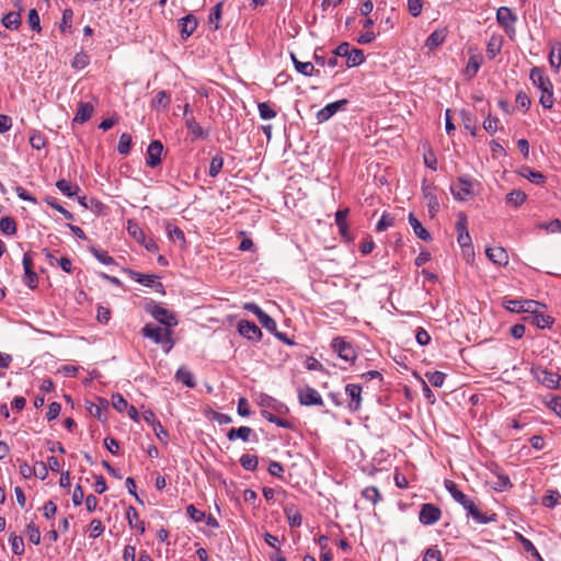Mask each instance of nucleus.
Returning <instances> with one entry per match:
<instances>
[{"instance_id": "53", "label": "nucleus", "mask_w": 561, "mask_h": 561, "mask_svg": "<svg viewBox=\"0 0 561 561\" xmlns=\"http://www.w3.org/2000/svg\"><path fill=\"white\" fill-rule=\"evenodd\" d=\"M222 165H224V159L222 157L220 156H215L211 161H210V165H209V175L211 178H215L218 175V173L220 172V170L222 169Z\"/></svg>"}, {"instance_id": "45", "label": "nucleus", "mask_w": 561, "mask_h": 561, "mask_svg": "<svg viewBox=\"0 0 561 561\" xmlns=\"http://www.w3.org/2000/svg\"><path fill=\"white\" fill-rule=\"evenodd\" d=\"M240 463L245 470L254 471L257 468L259 459L254 455H242Z\"/></svg>"}, {"instance_id": "32", "label": "nucleus", "mask_w": 561, "mask_h": 561, "mask_svg": "<svg viewBox=\"0 0 561 561\" xmlns=\"http://www.w3.org/2000/svg\"><path fill=\"white\" fill-rule=\"evenodd\" d=\"M526 198H527L526 193L520 190H513L505 197L506 203L513 205L514 207H518L522 204H524Z\"/></svg>"}, {"instance_id": "64", "label": "nucleus", "mask_w": 561, "mask_h": 561, "mask_svg": "<svg viewBox=\"0 0 561 561\" xmlns=\"http://www.w3.org/2000/svg\"><path fill=\"white\" fill-rule=\"evenodd\" d=\"M547 405L554 412L558 417L561 419V397L552 396L547 402Z\"/></svg>"}, {"instance_id": "22", "label": "nucleus", "mask_w": 561, "mask_h": 561, "mask_svg": "<svg viewBox=\"0 0 561 561\" xmlns=\"http://www.w3.org/2000/svg\"><path fill=\"white\" fill-rule=\"evenodd\" d=\"M181 25V36L182 38H187L191 36L197 26V20L193 14H187L186 16L180 20Z\"/></svg>"}, {"instance_id": "19", "label": "nucleus", "mask_w": 561, "mask_h": 561, "mask_svg": "<svg viewBox=\"0 0 561 561\" xmlns=\"http://www.w3.org/2000/svg\"><path fill=\"white\" fill-rule=\"evenodd\" d=\"M485 254L495 264L506 265L508 263V254L502 247L486 248Z\"/></svg>"}, {"instance_id": "37", "label": "nucleus", "mask_w": 561, "mask_h": 561, "mask_svg": "<svg viewBox=\"0 0 561 561\" xmlns=\"http://www.w3.org/2000/svg\"><path fill=\"white\" fill-rule=\"evenodd\" d=\"M0 230L5 236H13L16 232V224L12 217H3L0 220Z\"/></svg>"}, {"instance_id": "49", "label": "nucleus", "mask_w": 561, "mask_h": 561, "mask_svg": "<svg viewBox=\"0 0 561 561\" xmlns=\"http://www.w3.org/2000/svg\"><path fill=\"white\" fill-rule=\"evenodd\" d=\"M167 232L171 240L185 243L184 232L179 227H172L170 224L167 225Z\"/></svg>"}, {"instance_id": "20", "label": "nucleus", "mask_w": 561, "mask_h": 561, "mask_svg": "<svg viewBox=\"0 0 561 561\" xmlns=\"http://www.w3.org/2000/svg\"><path fill=\"white\" fill-rule=\"evenodd\" d=\"M110 409V403L105 399H98V403H90L88 407V411L91 416L101 420L102 417L106 419L108 415L106 412Z\"/></svg>"}, {"instance_id": "57", "label": "nucleus", "mask_w": 561, "mask_h": 561, "mask_svg": "<svg viewBox=\"0 0 561 561\" xmlns=\"http://www.w3.org/2000/svg\"><path fill=\"white\" fill-rule=\"evenodd\" d=\"M259 321L260 323L270 332L274 333L276 332L277 330V325H276V322L275 320L268 316L267 313H263L260 318H259Z\"/></svg>"}, {"instance_id": "21", "label": "nucleus", "mask_w": 561, "mask_h": 561, "mask_svg": "<svg viewBox=\"0 0 561 561\" xmlns=\"http://www.w3.org/2000/svg\"><path fill=\"white\" fill-rule=\"evenodd\" d=\"M126 518L131 529L138 530L139 534H144L146 530L145 523L140 520L138 512L135 507L128 506L126 510Z\"/></svg>"}, {"instance_id": "27", "label": "nucleus", "mask_w": 561, "mask_h": 561, "mask_svg": "<svg viewBox=\"0 0 561 561\" xmlns=\"http://www.w3.org/2000/svg\"><path fill=\"white\" fill-rule=\"evenodd\" d=\"M531 323L537 325L538 328L545 329L549 328L553 323V318L543 314L540 312V309H537V312H531Z\"/></svg>"}, {"instance_id": "24", "label": "nucleus", "mask_w": 561, "mask_h": 561, "mask_svg": "<svg viewBox=\"0 0 561 561\" xmlns=\"http://www.w3.org/2000/svg\"><path fill=\"white\" fill-rule=\"evenodd\" d=\"M93 111L94 107L91 103L81 102L78 105V111L76 113L73 121L83 124L91 118Z\"/></svg>"}, {"instance_id": "17", "label": "nucleus", "mask_w": 561, "mask_h": 561, "mask_svg": "<svg viewBox=\"0 0 561 561\" xmlns=\"http://www.w3.org/2000/svg\"><path fill=\"white\" fill-rule=\"evenodd\" d=\"M529 78L534 85H536L540 91L552 87L550 79L545 75L543 70L539 67H534L530 70Z\"/></svg>"}, {"instance_id": "12", "label": "nucleus", "mask_w": 561, "mask_h": 561, "mask_svg": "<svg viewBox=\"0 0 561 561\" xmlns=\"http://www.w3.org/2000/svg\"><path fill=\"white\" fill-rule=\"evenodd\" d=\"M299 401L304 405H323V400L320 396V393L311 388V387H304L300 388L298 391Z\"/></svg>"}, {"instance_id": "50", "label": "nucleus", "mask_w": 561, "mask_h": 561, "mask_svg": "<svg viewBox=\"0 0 561 561\" xmlns=\"http://www.w3.org/2000/svg\"><path fill=\"white\" fill-rule=\"evenodd\" d=\"M10 542L13 553L21 556L24 553V541L23 538L16 535L10 536Z\"/></svg>"}, {"instance_id": "16", "label": "nucleus", "mask_w": 561, "mask_h": 561, "mask_svg": "<svg viewBox=\"0 0 561 561\" xmlns=\"http://www.w3.org/2000/svg\"><path fill=\"white\" fill-rule=\"evenodd\" d=\"M347 104V100H339L328 104L317 113V119L319 123H324L330 119L339 110L343 108Z\"/></svg>"}, {"instance_id": "4", "label": "nucleus", "mask_w": 561, "mask_h": 561, "mask_svg": "<svg viewBox=\"0 0 561 561\" xmlns=\"http://www.w3.org/2000/svg\"><path fill=\"white\" fill-rule=\"evenodd\" d=\"M496 21L503 27L506 35L513 39L516 35L515 23L517 15L508 7H501L496 11Z\"/></svg>"}, {"instance_id": "48", "label": "nucleus", "mask_w": 561, "mask_h": 561, "mask_svg": "<svg viewBox=\"0 0 561 561\" xmlns=\"http://www.w3.org/2000/svg\"><path fill=\"white\" fill-rule=\"evenodd\" d=\"M428 382L434 387H442L445 381V374L442 371H431L425 374Z\"/></svg>"}, {"instance_id": "47", "label": "nucleus", "mask_w": 561, "mask_h": 561, "mask_svg": "<svg viewBox=\"0 0 561 561\" xmlns=\"http://www.w3.org/2000/svg\"><path fill=\"white\" fill-rule=\"evenodd\" d=\"M257 107L262 119H272L276 116V112L267 102L259 103Z\"/></svg>"}, {"instance_id": "23", "label": "nucleus", "mask_w": 561, "mask_h": 561, "mask_svg": "<svg viewBox=\"0 0 561 561\" xmlns=\"http://www.w3.org/2000/svg\"><path fill=\"white\" fill-rule=\"evenodd\" d=\"M185 126L190 130V133L194 136V139H206L208 137V131L205 130L193 116L186 117Z\"/></svg>"}, {"instance_id": "13", "label": "nucleus", "mask_w": 561, "mask_h": 561, "mask_svg": "<svg viewBox=\"0 0 561 561\" xmlns=\"http://www.w3.org/2000/svg\"><path fill=\"white\" fill-rule=\"evenodd\" d=\"M128 274L129 276L136 280L137 283H140L142 284L144 286H147V287H154L157 291L159 293H164V288H163V285L162 283L160 282H157V276L153 275V274H141V273H138V272H135V271H128Z\"/></svg>"}, {"instance_id": "25", "label": "nucleus", "mask_w": 561, "mask_h": 561, "mask_svg": "<svg viewBox=\"0 0 561 561\" xmlns=\"http://www.w3.org/2000/svg\"><path fill=\"white\" fill-rule=\"evenodd\" d=\"M409 222L417 238L424 241L432 240L431 233L423 227L421 221L412 213L409 215Z\"/></svg>"}, {"instance_id": "31", "label": "nucleus", "mask_w": 561, "mask_h": 561, "mask_svg": "<svg viewBox=\"0 0 561 561\" xmlns=\"http://www.w3.org/2000/svg\"><path fill=\"white\" fill-rule=\"evenodd\" d=\"M2 24L5 28L18 30L21 25V15L18 12H9L3 15Z\"/></svg>"}, {"instance_id": "63", "label": "nucleus", "mask_w": 561, "mask_h": 561, "mask_svg": "<svg viewBox=\"0 0 561 561\" xmlns=\"http://www.w3.org/2000/svg\"><path fill=\"white\" fill-rule=\"evenodd\" d=\"M30 144L32 146V148L36 149V150H41L42 148L45 147L46 145V139L45 137L39 134V133H34L31 137H30Z\"/></svg>"}, {"instance_id": "5", "label": "nucleus", "mask_w": 561, "mask_h": 561, "mask_svg": "<svg viewBox=\"0 0 561 561\" xmlns=\"http://www.w3.org/2000/svg\"><path fill=\"white\" fill-rule=\"evenodd\" d=\"M331 346L333 351L345 362L352 364L356 359V352L354 346L346 342L343 337H335L332 340Z\"/></svg>"}, {"instance_id": "28", "label": "nucleus", "mask_w": 561, "mask_h": 561, "mask_svg": "<svg viewBox=\"0 0 561 561\" xmlns=\"http://www.w3.org/2000/svg\"><path fill=\"white\" fill-rule=\"evenodd\" d=\"M549 64L554 71H559L561 66V43L551 46L549 54Z\"/></svg>"}, {"instance_id": "59", "label": "nucleus", "mask_w": 561, "mask_h": 561, "mask_svg": "<svg viewBox=\"0 0 561 561\" xmlns=\"http://www.w3.org/2000/svg\"><path fill=\"white\" fill-rule=\"evenodd\" d=\"M28 539L34 545L41 543V531L37 526H35L33 523L28 524L26 527Z\"/></svg>"}, {"instance_id": "8", "label": "nucleus", "mask_w": 561, "mask_h": 561, "mask_svg": "<svg viewBox=\"0 0 561 561\" xmlns=\"http://www.w3.org/2000/svg\"><path fill=\"white\" fill-rule=\"evenodd\" d=\"M22 264L24 267V276H23L24 284L28 288L35 289L38 285V276L33 270V256L30 252H26L23 255Z\"/></svg>"}, {"instance_id": "40", "label": "nucleus", "mask_w": 561, "mask_h": 561, "mask_svg": "<svg viewBox=\"0 0 561 561\" xmlns=\"http://www.w3.org/2000/svg\"><path fill=\"white\" fill-rule=\"evenodd\" d=\"M175 377L178 381H181L186 387L193 388L195 386L193 375L185 368H179L175 374Z\"/></svg>"}, {"instance_id": "58", "label": "nucleus", "mask_w": 561, "mask_h": 561, "mask_svg": "<svg viewBox=\"0 0 561 561\" xmlns=\"http://www.w3.org/2000/svg\"><path fill=\"white\" fill-rule=\"evenodd\" d=\"M422 561H443L442 553L437 547H430L425 550Z\"/></svg>"}, {"instance_id": "54", "label": "nucleus", "mask_w": 561, "mask_h": 561, "mask_svg": "<svg viewBox=\"0 0 561 561\" xmlns=\"http://www.w3.org/2000/svg\"><path fill=\"white\" fill-rule=\"evenodd\" d=\"M45 201L50 207L62 214L66 219H73V215L66 208H64L60 204H58L55 197H46Z\"/></svg>"}, {"instance_id": "61", "label": "nucleus", "mask_w": 561, "mask_h": 561, "mask_svg": "<svg viewBox=\"0 0 561 561\" xmlns=\"http://www.w3.org/2000/svg\"><path fill=\"white\" fill-rule=\"evenodd\" d=\"M89 527H90V537L91 538H98L104 531V527L100 519H92Z\"/></svg>"}, {"instance_id": "15", "label": "nucleus", "mask_w": 561, "mask_h": 561, "mask_svg": "<svg viewBox=\"0 0 561 561\" xmlns=\"http://www.w3.org/2000/svg\"><path fill=\"white\" fill-rule=\"evenodd\" d=\"M238 331L242 336L252 341H260L262 337L261 329L254 322L248 320H241L238 323Z\"/></svg>"}, {"instance_id": "60", "label": "nucleus", "mask_w": 561, "mask_h": 561, "mask_svg": "<svg viewBox=\"0 0 561 561\" xmlns=\"http://www.w3.org/2000/svg\"><path fill=\"white\" fill-rule=\"evenodd\" d=\"M540 229H545L551 233L561 232V221L559 219H553L550 222H542L539 225Z\"/></svg>"}, {"instance_id": "52", "label": "nucleus", "mask_w": 561, "mask_h": 561, "mask_svg": "<svg viewBox=\"0 0 561 561\" xmlns=\"http://www.w3.org/2000/svg\"><path fill=\"white\" fill-rule=\"evenodd\" d=\"M170 103V96L165 91H159L152 101L154 107L167 108Z\"/></svg>"}, {"instance_id": "36", "label": "nucleus", "mask_w": 561, "mask_h": 561, "mask_svg": "<svg viewBox=\"0 0 561 561\" xmlns=\"http://www.w3.org/2000/svg\"><path fill=\"white\" fill-rule=\"evenodd\" d=\"M56 186L62 194H65L68 197L75 196L79 191L78 185L71 184L70 182H68L64 179L57 181Z\"/></svg>"}, {"instance_id": "46", "label": "nucleus", "mask_w": 561, "mask_h": 561, "mask_svg": "<svg viewBox=\"0 0 561 561\" xmlns=\"http://www.w3.org/2000/svg\"><path fill=\"white\" fill-rule=\"evenodd\" d=\"M130 146H131L130 135H128L126 133L122 134L119 137V140H118L117 151L121 154H128L130 151Z\"/></svg>"}, {"instance_id": "30", "label": "nucleus", "mask_w": 561, "mask_h": 561, "mask_svg": "<svg viewBox=\"0 0 561 561\" xmlns=\"http://www.w3.org/2000/svg\"><path fill=\"white\" fill-rule=\"evenodd\" d=\"M460 117L463 124V127L470 131L472 136H476L477 129V119L472 113L469 111L462 110L460 111Z\"/></svg>"}, {"instance_id": "14", "label": "nucleus", "mask_w": 561, "mask_h": 561, "mask_svg": "<svg viewBox=\"0 0 561 561\" xmlns=\"http://www.w3.org/2000/svg\"><path fill=\"white\" fill-rule=\"evenodd\" d=\"M163 152V145L160 140H153L147 148V165L156 168L161 163V154Z\"/></svg>"}, {"instance_id": "6", "label": "nucleus", "mask_w": 561, "mask_h": 561, "mask_svg": "<svg viewBox=\"0 0 561 561\" xmlns=\"http://www.w3.org/2000/svg\"><path fill=\"white\" fill-rule=\"evenodd\" d=\"M474 182L467 176H460L457 183L451 185V193L458 201H466L473 195Z\"/></svg>"}, {"instance_id": "44", "label": "nucleus", "mask_w": 561, "mask_h": 561, "mask_svg": "<svg viewBox=\"0 0 561 561\" xmlns=\"http://www.w3.org/2000/svg\"><path fill=\"white\" fill-rule=\"evenodd\" d=\"M89 56L84 51L77 53L71 61V67L75 69H83L89 65Z\"/></svg>"}, {"instance_id": "11", "label": "nucleus", "mask_w": 561, "mask_h": 561, "mask_svg": "<svg viewBox=\"0 0 561 561\" xmlns=\"http://www.w3.org/2000/svg\"><path fill=\"white\" fill-rule=\"evenodd\" d=\"M111 405L113 409L118 411L119 413H124L126 411L127 416L131 420L137 421L138 411L134 405H129L128 402L124 399V397L119 393H115L111 398Z\"/></svg>"}, {"instance_id": "62", "label": "nucleus", "mask_w": 561, "mask_h": 561, "mask_svg": "<svg viewBox=\"0 0 561 561\" xmlns=\"http://www.w3.org/2000/svg\"><path fill=\"white\" fill-rule=\"evenodd\" d=\"M91 252L93 253L94 257L100 261L103 264L111 265L114 264V259L107 254L105 251H101L98 249H92Z\"/></svg>"}, {"instance_id": "1", "label": "nucleus", "mask_w": 561, "mask_h": 561, "mask_svg": "<svg viewBox=\"0 0 561 561\" xmlns=\"http://www.w3.org/2000/svg\"><path fill=\"white\" fill-rule=\"evenodd\" d=\"M445 488L451 497L467 511V515L471 516L477 524H488L495 520L494 514L486 516L485 514L481 513L474 502L470 500L463 492H461L455 482L446 480Z\"/></svg>"}, {"instance_id": "2", "label": "nucleus", "mask_w": 561, "mask_h": 561, "mask_svg": "<svg viewBox=\"0 0 561 561\" xmlns=\"http://www.w3.org/2000/svg\"><path fill=\"white\" fill-rule=\"evenodd\" d=\"M141 334L145 337L152 340L156 344L168 345V347L165 348L167 353H169L174 345V341L172 339V330L168 329L167 327L164 329H161L151 323H147L141 329Z\"/></svg>"}, {"instance_id": "33", "label": "nucleus", "mask_w": 561, "mask_h": 561, "mask_svg": "<svg viewBox=\"0 0 561 561\" xmlns=\"http://www.w3.org/2000/svg\"><path fill=\"white\" fill-rule=\"evenodd\" d=\"M520 175L534 184H542L545 182V175L541 172L534 171L528 167H524L520 170Z\"/></svg>"}, {"instance_id": "41", "label": "nucleus", "mask_w": 561, "mask_h": 561, "mask_svg": "<svg viewBox=\"0 0 561 561\" xmlns=\"http://www.w3.org/2000/svg\"><path fill=\"white\" fill-rule=\"evenodd\" d=\"M291 58H293V62L295 65V68L298 72L302 73L304 76H311L313 70H314V67L311 62L307 61V62H302V61H299L294 55H291Z\"/></svg>"}, {"instance_id": "35", "label": "nucleus", "mask_w": 561, "mask_h": 561, "mask_svg": "<svg viewBox=\"0 0 561 561\" xmlns=\"http://www.w3.org/2000/svg\"><path fill=\"white\" fill-rule=\"evenodd\" d=\"M365 61V55L362 49L353 48L350 50L346 65L347 67L359 66Z\"/></svg>"}, {"instance_id": "26", "label": "nucleus", "mask_w": 561, "mask_h": 561, "mask_svg": "<svg viewBox=\"0 0 561 561\" xmlns=\"http://www.w3.org/2000/svg\"><path fill=\"white\" fill-rule=\"evenodd\" d=\"M446 38V32L445 30H436L434 31L426 39L425 46L428 49H434L442 45Z\"/></svg>"}, {"instance_id": "38", "label": "nucleus", "mask_w": 561, "mask_h": 561, "mask_svg": "<svg viewBox=\"0 0 561 561\" xmlns=\"http://www.w3.org/2000/svg\"><path fill=\"white\" fill-rule=\"evenodd\" d=\"M362 496L370 502L373 505H376L381 500V494L376 486H367L362 491Z\"/></svg>"}, {"instance_id": "55", "label": "nucleus", "mask_w": 561, "mask_h": 561, "mask_svg": "<svg viewBox=\"0 0 561 561\" xmlns=\"http://www.w3.org/2000/svg\"><path fill=\"white\" fill-rule=\"evenodd\" d=\"M394 225V218L392 216H390L389 214H383L381 216V218L379 219V221L377 222L376 225V230L377 231H385L386 229H388L389 227L393 226Z\"/></svg>"}, {"instance_id": "43", "label": "nucleus", "mask_w": 561, "mask_h": 561, "mask_svg": "<svg viewBox=\"0 0 561 561\" xmlns=\"http://www.w3.org/2000/svg\"><path fill=\"white\" fill-rule=\"evenodd\" d=\"M539 102L547 110H550L553 106L554 99H553L552 87H550L549 89H543L541 91Z\"/></svg>"}, {"instance_id": "42", "label": "nucleus", "mask_w": 561, "mask_h": 561, "mask_svg": "<svg viewBox=\"0 0 561 561\" xmlns=\"http://www.w3.org/2000/svg\"><path fill=\"white\" fill-rule=\"evenodd\" d=\"M285 514L290 527H299L301 525L302 516L298 511L286 507Z\"/></svg>"}, {"instance_id": "10", "label": "nucleus", "mask_w": 561, "mask_h": 561, "mask_svg": "<svg viewBox=\"0 0 561 561\" xmlns=\"http://www.w3.org/2000/svg\"><path fill=\"white\" fill-rule=\"evenodd\" d=\"M506 309L513 312H537V309H541L545 307L540 302L536 300L525 299V300H508L505 305Z\"/></svg>"}, {"instance_id": "9", "label": "nucleus", "mask_w": 561, "mask_h": 561, "mask_svg": "<svg viewBox=\"0 0 561 561\" xmlns=\"http://www.w3.org/2000/svg\"><path fill=\"white\" fill-rule=\"evenodd\" d=\"M442 517V511L438 506L426 503L421 506L419 513V520L423 525H433L437 523Z\"/></svg>"}, {"instance_id": "34", "label": "nucleus", "mask_w": 561, "mask_h": 561, "mask_svg": "<svg viewBox=\"0 0 561 561\" xmlns=\"http://www.w3.org/2000/svg\"><path fill=\"white\" fill-rule=\"evenodd\" d=\"M252 434V430L248 426H241L239 428H231L228 432V438L230 440H233L236 438H240L244 442H248L250 439V436Z\"/></svg>"}, {"instance_id": "18", "label": "nucleus", "mask_w": 561, "mask_h": 561, "mask_svg": "<svg viewBox=\"0 0 561 561\" xmlns=\"http://www.w3.org/2000/svg\"><path fill=\"white\" fill-rule=\"evenodd\" d=\"M345 391L350 397L348 408L351 410H358L362 402V387L355 383H350L345 387Z\"/></svg>"}, {"instance_id": "7", "label": "nucleus", "mask_w": 561, "mask_h": 561, "mask_svg": "<svg viewBox=\"0 0 561 561\" xmlns=\"http://www.w3.org/2000/svg\"><path fill=\"white\" fill-rule=\"evenodd\" d=\"M533 375L542 386L548 389H558V382L560 380L561 375L549 371L543 368H533Z\"/></svg>"}, {"instance_id": "56", "label": "nucleus", "mask_w": 561, "mask_h": 561, "mask_svg": "<svg viewBox=\"0 0 561 561\" xmlns=\"http://www.w3.org/2000/svg\"><path fill=\"white\" fill-rule=\"evenodd\" d=\"M221 8H222V3L219 2L217 3L210 14H209V23L210 24H214L215 26V30H218L219 28V21H220V18H221Z\"/></svg>"}, {"instance_id": "39", "label": "nucleus", "mask_w": 561, "mask_h": 561, "mask_svg": "<svg viewBox=\"0 0 561 561\" xmlns=\"http://www.w3.org/2000/svg\"><path fill=\"white\" fill-rule=\"evenodd\" d=\"M481 62V56H471L466 67V75H468L470 78L474 77L480 69Z\"/></svg>"}, {"instance_id": "3", "label": "nucleus", "mask_w": 561, "mask_h": 561, "mask_svg": "<svg viewBox=\"0 0 561 561\" xmlns=\"http://www.w3.org/2000/svg\"><path fill=\"white\" fill-rule=\"evenodd\" d=\"M145 310L148 313H150L151 317H153L158 322L165 325L168 329L178 325L175 314L154 301L147 302L145 306Z\"/></svg>"}, {"instance_id": "51", "label": "nucleus", "mask_w": 561, "mask_h": 561, "mask_svg": "<svg viewBox=\"0 0 561 561\" xmlns=\"http://www.w3.org/2000/svg\"><path fill=\"white\" fill-rule=\"evenodd\" d=\"M27 23L32 30L41 32V19L38 12L35 9H31L27 15Z\"/></svg>"}, {"instance_id": "29", "label": "nucleus", "mask_w": 561, "mask_h": 561, "mask_svg": "<svg viewBox=\"0 0 561 561\" xmlns=\"http://www.w3.org/2000/svg\"><path fill=\"white\" fill-rule=\"evenodd\" d=\"M503 38L501 36H492L486 45V54L490 59L495 58L502 48Z\"/></svg>"}]
</instances>
